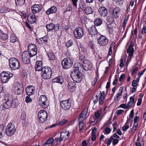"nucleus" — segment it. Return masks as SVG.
<instances>
[{"label":"nucleus","instance_id":"1","mask_svg":"<svg viewBox=\"0 0 146 146\" xmlns=\"http://www.w3.org/2000/svg\"><path fill=\"white\" fill-rule=\"evenodd\" d=\"M74 64V69L71 72L70 75L73 80L75 82L79 83L82 80V74L80 72L79 68V66L81 64Z\"/></svg>","mask_w":146,"mask_h":146},{"label":"nucleus","instance_id":"2","mask_svg":"<svg viewBox=\"0 0 146 146\" xmlns=\"http://www.w3.org/2000/svg\"><path fill=\"white\" fill-rule=\"evenodd\" d=\"M52 74V70L50 67L48 66L43 67L42 71V76L44 79H50Z\"/></svg>","mask_w":146,"mask_h":146},{"label":"nucleus","instance_id":"3","mask_svg":"<svg viewBox=\"0 0 146 146\" xmlns=\"http://www.w3.org/2000/svg\"><path fill=\"white\" fill-rule=\"evenodd\" d=\"M13 98L11 95L6 96L3 101V107L6 109L9 108L13 104Z\"/></svg>","mask_w":146,"mask_h":146},{"label":"nucleus","instance_id":"4","mask_svg":"<svg viewBox=\"0 0 146 146\" xmlns=\"http://www.w3.org/2000/svg\"><path fill=\"white\" fill-rule=\"evenodd\" d=\"M9 64L10 68L12 70H15L19 69L20 63L19 60L14 57L11 58L9 60Z\"/></svg>","mask_w":146,"mask_h":146},{"label":"nucleus","instance_id":"5","mask_svg":"<svg viewBox=\"0 0 146 146\" xmlns=\"http://www.w3.org/2000/svg\"><path fill=\"white\" fill-rule=\"evenodd\" d=\"M16 129V127L14 124L10 123L6 127L5 132L7 135L10 136L14 134Z\"/></svg>","mask_w":146,"mask_h":146},{"label":"nucleus","instance_id":"6","mask_svg":"<svg viewBox=\"0 0 146 146\" xmlns=\"http://www.w3.org/2000/svg\"><path fill=\"white\" fill-rule=\"evenodd\" d=\"M73 64L72 60L69 57L63 59L61 62V65L63 68L65 70L70 68Z\"/></svg>","mask_w":146,"mask_h":146},{"label":"nucleus","instance_id":"7","mask_svg":"<svg viewBox=\"0 0 146 146\" xmlns=\"http://www.w3.org/2000/svg\"><path fill=\"white\" fill-rule=\"evenodd\" d=\"M0 76L2 82L5 83L9 81L10 78L13 76V74L9 72H7L3 71L1 73Z\"/></svg>","mask_w":146,"mask_h":146},{"label":"nucleus","instance_id":"8","mask_svg":"<svg viewBox=\"0 0 146 146\" xmlns=\"http://www.w3.org/2000/svg\"><path fill=\"white\" fill-rule=\"evenodd\" d=\"M80 64L81 65L79 66V68L80 69L83 68L85 70H88L91 69L92 65L90 61L88 60L85 59L83 61V64L81 63H76L75 64Z\"/></svg>","mask_w":146,"mask_h":146},{"label":"nucleus","instance_id":"9","mask_svg":"<svg viewBox=\"0 0 146 146\" xmlns=\"http://www.w3.org/2000/svg\"><path fill=\"white\" fill-rule=\"evenodd\" d=\"M61 107L65 110H68L70 108L71 105V101L70 99L62 100L60 102Z\"/></svg>","mask_w":146,"mask_h":146},{"label":"nucleus","instance_id":"10","mask_svg":"<svg viewBox=\"0 0 146 146\" xmlns=\"http://www.w3.org/2000/svg\"><path fill=\"white\" fill-rule=\"evenodd\" d=\"M39 103L40 106L44 109L47 108L48 106V100L45 95H42L40 96Z\"/></svg>","mask_w":146,"mask_h":146},{"label":"nucleus","instance_id":"11","mask_svg":"<svg viewBox=\"0 0 146 146\" xmlns=\"http://www.w3.org/2000/svg\"><path fill=\"white\" fill-rule=\"evenodd\" d=\"M47 117V113L46 111L41 110L38 112V117L40 122L41 123L44 122L46 119Z\"/></svg>","mask_w":146,"mask_h":146},{"label":"nucleus","instance_id":"12","mask_svg":"<svg viewBox=\"0 0 146 146\" xmlns=\"http://www.w3.org/2000/svg\"><path fill=\"white\" fill-rule=\"evenodd\" d=\"M74 34L76 38L77 39H80L84 35L83 29L80 27L77 28L74 31Z\"/></svg>","mask_w":146,"mask_h":146},{"label":"nucleus","instance_id":"13","mask_svg":"<svg viewBox=\"0 0 146 146\" xmlns=\"http://www.w3.org/2000/svg\"><path fill=\"white\" fill-rule=\"evenodd\" d=\"M70 133L69 131H63L61 132L60 137L59 138L57 139V141L61 142L62 140L65 141L69 138Z\"/></svg>","mask_w":146,"mask_h":146},{"label":"nucleus","instance_id":"14","mask_svg":"<svg viewBox=\"0 0 146 146\" xmlns=\"http://www.w3.org/2000/svg\"><path fill=\"white\" fill-rule=\"evenodd\" d=\"M98 41L99 44L102 46H105L108 43V39L103 35H101L98 38Z\"/></svg>","mask_w":146,"mask_h":146},{"label":"nucleus","instance_id":"15","mask_svg":"<svg viewBox=\"0 0 146 146\" xmlns=\"http://www.w3.org/2000/svg\"><path fill=\"white\" fill-rule=\"evenodd\" d=\"M28 53L27 51H25L22 54V60L26 64H29L30 63V59L28 56Z\"/></svg>","mask_w":146,"mask_h":146},{"label":"nucleus","instance_id":"16","mask_svg":"<svg viewBox=\"0 0 146 146\" xmlns=\"http://www.w3.org/2000/svg\"><path fill=\"white\" fill-rule=\"evenodd\" d=\"M42 6L40 5L35 4L31 6V10L34 14L39 13L42 10Z\"/></svg>","mask_w":146,"mask_h":146},{"label":"nucleus","instance_id":"17","mask_svg":"<svg viewBox=\"0 0 146 146\" xmlns=\"http://www.w3.org/2000/svg\"><path fill=\"white\" fill-rule=\"evenodd\" d=\"M48 37L46 35L44 36L38 40V42L41 45L46 46L48 45Z\"/></svg>","mask_w":146,"mask_h":146},{"label":"nucleus","instance_id":"18","mask_svg":"<svg viewBox=\"0 0 146 146\" xmlns=\"http://www.w3.org/2000/svg\"><path fill=\"white\" fill-rule=\"evenodd\" d=\"M14 93L16 95L22 94L24 91L23 86L19 84L18 86H15L14 87Z\"/></svg>","mask_w":146,"mask_h":146},{"label":"nucleus","instance_id":"19","mask_svg":"<svg viewBox=\"0 0 146 146\" xmlns=\"http://www.w3.org/2000/svg\"><path fill=\"white\" fill-rule=\"evenodd\" d=\"M27 18L29 22L31 24L35 23L36 21V18L35 14L33 13H29L27 16Z\"/></svg>","mask_w":146,"mask_h":146},{"label":"nucleus","instance_id":"20","mask_svg":"<svg viewBox=\"0 0 146 146\" xmlns=\"http://www.w3.org/2000/svg\"><path fill=\"white\" fill-rule=\"evenodd\" d=\"M98 12L102 17H105L108 14L107 10L106 7H100L98 9Z\"/></svg>","mask_w":146,"mask_h":146},{"label":"nucleus","instance_id":"21","mask_svg":"<svg viewBox=\"0 0 146 146\" xmlns=\"http://www.w3.org/2000/svg\"><path fill=\"white\" fill-rule=\"evenodd\" d=\"M35 90V88L33 86H28L26 89L27 94L28 96H31L34 94Z\"/></svg>","mask_w":146,"mask_h":146},{"label":"nucleus","instance_id":"22","mask_svg":"<svg viewBox=\"0 0 146 146\" xmlns=\"http://www.w3.org/2000/svg\"><path fill=\"white\" fill-rule=\"evenodd\" d=\"M134 46L133 43L131 42V44L129 46L128 48L127 49V52L128 53V55L131 57L130 59L132 58V56L133 55L134 52V49L133 46Z\"/></svg>","mask_w":146,"mask_h":146},{"label":"nucleus","instance_id":"23","mask_svg":"<svg viewBox=\"0 0 146 146\" xmlns=\"http://www.w3.org/2000/svg\"><path fill=\"white\" fill-rule=\"evenodd\" d=\"M120 9L118 7L114 8L112 10V15L115 18H117L119 17L120 15Z\"/></svg>","mask_w":146,"mask_h":146},{"label":"nucleus","instance_id":"24","mask_svg":"<svg viewBox=\"0 0 146 146\" xmlns=\"http://www.w3.org/2000/svg\"><path fill=\"white\" fill-rule=\"evenodd\" d=\"M76 86V84L73 82H69L68 84V89L71 92H73L75 90Z\"/></svg>","mask_w":146,"mask_h":146},{"label":"nucleus","instance_id":"25","mask_svg":"<svg viewBox=\"0 0 146 146\" xmlns=\"http://www.w3.org/2000/svg\"><path fill=\"white\" fill-rule=\"evenodd\" d=\"M88 32L92 36L95 35L98 33L95 26L94 25H92L88 29Z\"/></svg>","mask_w":146,"mask_h":146},{"label":"nucleus","instance_id":"26","mask_svg":"<svg viewBox=\"0 0 146 146\" xmlns=\"http://www.w3.org/2000/svg\"><path fill=\"white\" fill-rule=\"evenodd\" d=\"M64 81V78L62 76H59L57 77L52 80L53 83H58L62 84Z\"/></svg>","mask_w":146,"mask_h":146},{"label":"nucleus","instance_id":"27","mask_svg":"<svg viewBox=\"0 0 146 146\" xmlns=\"http://www.w3.org/2000/svg\"><path fill=\"white\" fill-rule=\"evenodd\" d=\"M42 62L41 61H37L35 66V68L36 71H42L43 69L42 68Z\"/></svg>","mask_w":146,"mask_h":146},{"label":"nucleus","instance_id":"28","mask_svg":"<svg viewBox=\"0 0 146 146\" xmlns=\"http://www.w3.org/2000/svg\"><path fill=\"white\" fill-rule=\"evenodd\" d=\"M57 11L56 7L55 6L51 7L46 11V13L47 15L55 13Z\"/></svg>","mask_w":146,"mask_h":146},{"label":"nucleus","instance_id":"29","mask_svg":"<svg viewBox=\"0 0 146 146\" xmlns=\"http://www.w3.org/2000/svg\"><path fill=\"white\" fill-rule=\"evenodd\" d=\"M8 38L7 35L4 33L3 31L0 30V39L2 40L5 41Z\"/></svg>","mask_w":146,"mask_h":146},{"label":"nucleus","instance_id":"30","mask_svg":"<svg viewBox=\"0 0 146 146\" xmlns=\"http://www.w3.org/2000/svg\"><path fill=\"white\" fill-rule=\"evenodd\" d=\"M79 7L78 8V10L79 11H80V9L83 10H84L86 7V5L85 3L83 1H80L79 3Z\"/></svg>","mask_w":146,"mask_h":146},{"label":"nucleus","instance_id":"31","mask_svg":"<svg viewBox=\"0 0 146 146\" xmlns=\"http://www.w3.org/2000/svg\"><path fill=\"white\" fill-rule=\"evenodd\" d=\"M123 88L122 87H120L119 90V93L117 94L116 96L115 97L114 100L116 102H117L119 100V97L121 95L123 92Z\"/></svg>","mask_w":146,"mask_h":146},{"label":"nucleus","instance_id":"32","mask_svg":"<svg viewBox=\"0 0 146 146\" xmlns=\"http://www.w3.org/2000/svg\"><path fill=\"white\" fill-rule=\"evenodd\" d=\"M97 130V128L94 127L92 129V140L93 141H95L96 138V132Z\"/></svg>","mask_w":146,"mask_h":146},{"label":"nucleus","instance_id":"33","mask_svg":"<svg viewBox=\"0 0 146 146\" xmlns=\"http://www.w3.org/2000/svg\"><path fill=\"white\" fill-rule=\"evenodd\" d=\"M5 126L3 125H0V139L2 137L5 133L4 131Z\"/></svg>","mask_w":146,"mask_h":146},{"label":"nucleus","instance_id":"34","mask_svg":"<svg viewBox=\"0 0 146 146\" xmlns=\"http://www.w3.org/2000/svg\"><path fill=\"white\" fill-rule=\"evenodd\" d=\"M13 11L12 9L9 8H8L6 7H5L1 8L0 9V12L1 13H4L5 12H9Z\"/></svg>","mask_w":146,"mask_h":146},{"label":"nucleus","instance_id":"35","mask_svg":"<svg viewBox=\"0 0 146 146\" xmlns=\"http://www.w3.org/2000/svg\"><path fill=\"white\" fill-rule=\"evenodd\" d=\"M85 12L86 15H88L92 13L93 12V10L91 7H87L86 8Z\"/></svg>","mask_w":146,"mask_h":146},{"label":"nucleus","instance_id":"36","mask_svg":"<svg viewBox=\"0 0 146 146\" xmlns=\"http://www.w3.org/2000/svg\"><path fill=\"white\" fill-rule=\"evenodd\" d=\"M25 0H16L15 3L17 6L20 7L22 6L24 4Z\"/></svg>","mask_w":146,"mask_h":146},{"label":"nucleus","instance_id":"37","mask_svg":"<svg viewBox=\"0 0 146 146\" xmlns=\"http://www.w3.org/2000/svg\"><path fill=\"white\" fill-rule=\"evenodd\" d=\"M112 140V137H110L109 138L106 139L104 141V143L107 145V146H109L111 143Z\"/></svg>","mask_w":146,"mask_h":146},{"label":"nucleus","instance_id":"38","mask_svg":"<svg viewBox=\"0 0 146 146\" xmlns=\"http://www.w3.org/2000/svg\"><path fill=\"white\" fill-rule=\"evenodd\" d=\"M102 21L100 18H98L95 19L94 24L97 26L100 25L102 24Z\"/></svg>","mask_w":146,"mask_h":146},{"label":"nucleus","instance_id":"39","mask_svg":"<svg viewBox=\"0 0 146 146\" xmlns=\"http://www.w3.org/2000/svg\"><path fill=\"white\" fill-rule=\"evenodd\" d=\"M46 27L48 31L52 30L55 28V25L52 23H50L46 25Z\"/></svg>","mask_w":146,"mask_h":146},{"label":"nucleus","instance_id":"40","mask_svg":"<svg viewBox=\"0 0 146 146\" xmlns=\"http://www.w3.org/2000/svg\"><path fill=\"white\" fill-rule=\"evenodd\" d=\"M28 54L30 57H31L34 56L36 54L37 50H28Z\"/></svg>","mask_w":146,"mask_h":146},{"label":"nucleus","instance_id":"41","mask_svg":"<svg viewBox=\"0 0 146 146\" xmlns=\"http://www.w3.org/2000/svg\"><path fill=\"white\" fill-rule=\"evenodd\" d=\"M36 46L34 44H31L28 46V50H37Z\"/></svg>","mask_w":146,"mask_h":146},{"label":"nucleus","instance_id":"42","mask_svg":"<svg viewBox=\"0 0 146 146\" xmlns=\"http://www.w3.org/2000/svg\"><path fill=\"white\" fill-rule=\"evenodd\" d=\"M128 19V17L127 16L125 17L124 18L123 21V22L122 25V27L123 28V31H124L125 29V27Z\"/></svg>","mask_w":146,"mask_h":146},{"label":"nucleus","instance_id":"43","mask_svg":"<svg viewBox=\"0 0 146 146\" xmlns=\"http://www.w3.org/2000/svg\"><path fill=\"white\" fill-rule=\"evenodd\" d=\"M18 40L17 38L14 35H12L10 38V41L12 43H14Z\"/></svg>","mask_w":146,"mask_h":146},{"label":"nucleus","instance_id":"44","mask_svg":"<svg viewBox=\"0 0 146 146\" xmlns=\"http://www.w3.org/2000/svg\"><path fill=\"white\" fill-rule=\"evenodd\" d=\"M53 142V139L52 138H51L48 139L47 142L45 143L49 145L50 146H52Z\"/></svg>","mask_w":146,"mask_h":146},{"label":"nucleus","instance_id":"45","mask_svg":"<svg viewBox=\"0 0 146 146\" xmlns=\"http://www.w3.org/2000/svg\"><path fill=\"white\" fill-rule=\"evenodd\" d=\"M48 56L50 59L51 60H53L55 59V56L52 53H50L48 54Z\"/></svg>","mask_w":146,"mask_h":146},{"label":"nucleus","instance_id":"46","mask_svg":"<svg viewBox=\"0 0 146 146\" xmlns=\"http://www.w3.org/2000/svg\"><path fill=\"white\" fill-rule=\"evenodd\" d=\"M114 20V19L112 16H108L107 18V21L108 22H109L110 23H113Z\"/></svg>","mask_w":146,"mask_h":146},{"label":"nucleus","instance_id":"47","mask_svg":"<svg viewBox=\"0 0 146 146\" xmlns=\"http://www.w3.org/2000/svg\"><path fill=\"white\" fill-rule=\"evenodd\" d=\"M78 0H71L72 3L75 8L77 9V2Z\"/></svg>","mask_w":146,"mask_h":146},{"label":"nucleus","instance_id":"48","mask_svg":"<svg viewBox=\"0 0 146 146\" xmlns=\"http://www.w3.org/2000/svg\"><path fill=\"white\" fill-rule=\"evenodd\" d=\"M100 115V112L99 110L96 111L94 113V117L96 118V119H97V120L96 121V122L97 121L98 119L99 118Z\"/></svg>","mask_w":146,"mask_h":146},{"label":"nucleus","instance_id":"49","mask_svg":"<svg viewBox=\"0 0 146 146\" xmlns=\"http://www.w3.org/2000/svg\"><path fill=\"white\" fill-rule=\"evenodd\" d=\"M73 44V41L71 40H69V41H68L66 43V45L67 47H69Z\"/></svg>","mask_w":146,"mask_h":146},{"label":"nucleus","instance_id":"50","mask_svg":"<svg viewBox=\"0 0 146 146\" xmlns=\"http://www.w3.org/2000/svg\"><path fill=\"white\" fill-rule=\"evenodd\" d=\"M72 10V7L71 5H69L68 7L64 10V13H66V12L71 11Z\"/></svg>","mask_w":146,"mask_h":146},{"label":"nucleus","instance_id":"51","mask_svg":"<svg viewBox=\"0 0 146 146\" xmlns=\"http://www.w3.org/2000/svg\"><path fill=\"white\" fill-rule=\"evenodd\" d=\"M105 99V97H100L99 99V104L100 105H102Z\"/></svg>","mask_w":146,"mask_h":146},{"label":"nucleus","instance_id":"52","mask_svg":"<svg viewBox=\"0 0 146 146\" xmlns=\"http://www.w3.org/2000/svg\"><path fill=\"white\" fill-rule=\"evenodd\" d=\"M88 111V108H85L82 112L81 114L83 115L84 116H86V117Z\"/></svg>","mask_w":146,"mask_h":146},{"label":"nucleus","instance_id":"53","mask_svg":"<svg viewBox=\"0 0 146 146\" xmlns=\"http://www.w3.org/2000/svg\"><path fill=\"white\" fill-rule=\"evenodd\" d=\"M112 141L113 145H115L118 143L119 140L117 139L114 138L113 137Z\"/></svg>","mask_w":146,"mask_h":146},{"label":"nucleus","instance_id":"54","mask_svg":"<svg viewBox=\"0 0 146 146\" xmlns=\"http://www.w3.org/2000/svg\"><path fill=\"white\" fill-rule=\"evenodd\" d=\"M107 29L109 31V34H111L113 33V28L112 27H110L109 26H108Z\"/></svg>","mask_w":146,"mask_h":146},{"label":"nucleus","instance_id":"55","mask_svg":"<svg viewBox=\"0 0 146 146\" xmlns=\"http://www.w3.org/2000/svg\"><path fill=\"white\" fill-rule=\"evenodd\" d=\"M20 15L23 19L25 18L27 15L26 13L24 11L21 12L20 13Z\"/></svg>","mask_w":146,"mask_h":146},{"label":"nucleus","instance_id":"56","mask_svg":"<svg viewBox=\"0 0 146 146\" xmlns=\"http://www.w3.org/2000/svg\"><path fill=\"white\" fill-rule=\"evenodd\" d=\"M61 27L59 24H56V26L55 25V28L54 29L55 31H57L59 30H60Z\"/></svg>","mask_w":146,"mask_h":146},{"label":"nucleus","instance_id":"57","mask_svg":"<svg viewBox=\"0 0 146 146\" xmlns=\"http://www.w3.org/2000/svg\"><path fill=\"white\" fill-rule=\"evenodd\" d=\"M28 96L26 97L25 101L27 103H29L31 102L32 100L31 98Z\"/></svg>","mask_w":146,"mask_h":146},{"label":"nucleus","instance_id":"58","mask_svg":"<svg viewBox=\"0 0 146 146\" xmlns=\"http://www.w3.org/2000/svg\"><path fill=\"white\" fill-rule=\"evenodd\" d=\"M67 120L65 119H63L59 123V125H63L67 123Z\"/></svg>","mask_w":146,"mask_h":146},{"label":"nucleus","instance_id":"59","mask_svg":"<svg viewBox=\"0 0 146 146\" xmlns=\"http://www.w3.org/2000/svg\"><path fill=\"white\" fill-rule=\"evenodd\" d=\"M111 131V129L108 127L106 128L105 129V132L107 134H109L110 133Z\"/></svg>","mask_w":146,"mask_h":146},{"label":"nucleus","instance_id":"60","mask_svg":"<svg viewBox=\"0 0 146 146\" xmlns=\"http://www.w3.org/2000/svg\"><path fill=\"white\" fill-rule=\"evenodd\" d=\"M111 120V118L110 117L108 121L107 122H106L104 125V127L105 126H109V125L110 123H111V122H110V121Z\"/></svg>","mask_w":146,"mask_h":146},{"label":"nucleus","instance_id":"61","mask_svg":"<svg viewBox=\"0 0 146 146\" xmlns=\"http://www.w3.org/2000/svg\"><path fill=\"white\" fill-rule=\"evenodd\" d=\"M138 85V83L135 80H133L132 82V85L133 87L137 86Z\"/></svg>","mask_w":146,"mask_h":146},{"label":"nucleus","instance_id":"62","mask_svg":"<svg viewBox=\"0 0 146 146\" xmlns=\"http://www.w3.org/2000/svg\"><path fill=\"white\" fill-rule=\"evenodd\" d=\"M125 76V75L124 74H122L120 77V78L119 79V80L120 82L122 81L124 78Z\"/></svg>","mask_w":146,"mask_h":146},{"label":"nucleus","instance_id":"63","mask_svg":"<svg viewBox=\"0 0 146 146\" xmlns=\"http://www.w3.org/2000/svg\"><path fill=\"white\" fill-rule=\"evenodd\" d=\"M80 46L81 49V51H83V52H87V48H84L82 45H80Z\"/></svg>","mask_w":146,"mask_h":146},{"label":"nucleus","instance_id":"64","mask_svg":"<svg viewBox=\"0 0 146 146\" xmlns=\"http://www.w3.org/2000/svg\"><path fill=\"white\" fill-rule=\"evenodd\" d=\"M117 75H115V80L113 82V85H115L116 84L117 81H118V79L117 78Z\"/></svg>","mask_w":146,"mask_h":146}]
</instances>
